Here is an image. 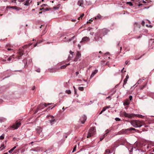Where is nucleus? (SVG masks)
Here are the masks:
<instances>
[{
    "mask_svg": "<svg viewBox=\"0 0 154 154\" xmlns=\"http://www.w3.org/2000/svg\"><path fill=\"white\" fill-rule=\"evenodd\" d=\"M120 116L122 117L124 116L125 117H128L129 118H131L135 116L142 119H143L144 117V116L142 115L139 114H128L125 111L121 112Z\"/></svg>",
    "mask_w": 154,
    "mask_h": 154,
    "instance_id": "1",
    "label": "nucleus"
},
{
    "mask_svg": "<svg viewBox=\"0 0 154 154\" xmlns=\"http://www.w3.org/2000/svg\"><path fill=\"white\" fill-rule=\"evenodd\" d=\"M131 123L132 125L135 127H140L145 124V123L143 121L138 120H132L131 121Z\"/></svg>",
    "mask_w": 154,
    "mask_h": 154,
    "instance_id": "2",
    "label": "nucleus"
},
{
    "mask_svg": "<svg viewBox=\"0 0 154 154\" xmlns=\"http://www.w3.org/2000/svg\"><path fill=\"white\" fill-rule=\"evenodd\" d=\"M96 132V129L95 127L91 128L89 130L87 136V138H89L93 136L95 134Z\"/></svg>",
    "mask_w": 154,
    "mask_h": 154,
    "instance_id": "3",
    "label": "nucleus"
},
{
    "mask_svg": "<svg viewBox=\"0 0 154 154\" xmlns=\"http://www.w3.org/2000/svg\"><path fill=\"white\" fill-rule=\"evenodd\" d=\"M49 103H44V104H41L37 107L36 110L35 112V113H37L39 110H41L43 109L45 107H46L47 106L49 105Z\"/></svg>",
    "mask_w": 154,
    "mask_h": 154,
    "instance_id": "4",
    "label": "nucleus"
},
{
    "mask_svg": "<svg viewBox=\"0 0 154 154\" xmlns=\"http://www.w3.org/2000/svg\"><path fill=\"white\" fill-rule=\"evenodd\" d=\"M129 130L128 128L127 129H123L121 131L119 132L118 133L119 134H127L129 132Z\"/></svg>",
    "mask_w": 154,
    "mask_h": 154,
    "instance_id": "5",
    "label": "nucleus"
},
{
    "mask_svg": "<svg viewBox=\"0 0 154 154\" xmlns=\"http://www.w3.org/2000/svg\"><path fill=\"white\" fill-rule=\"evenodd\" d=\"M81 54L80 52L79 51H77L76 54V56L75 58L74 61L76 62L81 57Z\"/></svg>",
    "mask_w": 154,
    "mask_h": 154,
    "instance_id": "6",
    "label": "nucleus"
},
{
    "mask_svg": "<svg viewBox=\"0 0 154 154\" xmlns=\"http://www.w3.org/2000/svg\"><path fill=\"white\" fill-rule=\"evenodd\" d=\"M21 125L20 122H17V121L15 124L13 125L12 127L14 129H17Z\"/></svg>",
    "mask_w": 154,
    "mask_h": 154,
    "instance_id": "7",
    "label": "nucleus"
},
{
    "mask_svg": "<svg viewBox=\"0 0 154 154\" xmlns=\"http://www.w3.org/2000/svg\"><path fill=\"white\" fill-rule=\"evenodd\" d=\"M24 54V51L23 50H20L18 52V55L17 56V58L18 59H21V56Z\"/></svg>",
    "mask_w": 154,
    "mask_h": 154,
    "instance_id": "8",
    "label": "nucleus"
},
{
    "mask_svg": "<svg viewBox=\"0 0 154 154\" xmlns=\"http://www.w3.org/2000/svg\"><path fill=\"white\" fill-rule=\"evenodd\" d=\"M87 119L86 116L84 115L80 118V120L82 123L84 124Z\"/></svg>",
    "mask_w": 154,
    "mask_h": 154,
    "instance_id": "9",
    "label": "nucleus"
},
{
    "mask_svg": "<svg viewBox=\"0 0 154 154\" xmlns=\"http://www.w3.org/2000/svg\"><path fill=\"white\" fill-rule=\"evenodd\" d=\"M90 39L87 37H85L82 38V41L80 42V43L82 42H87L89 41Z\"/></svg>",
    "mask_w": 154,
    "mask_h": 154,
    "instance_id": "10",
    "label": "nucleus"
},
{
    "mask_svg": "<svg viewBox=\"0 0 154 154\" xmlns=\"http://www.w3.org/2000/svg\"><path fill=\"white\" fill-rule=\"evenodd\" d=\"M37 134L39 136L42 133V128L39 127L37 129Z\"/></svg>",
    "mask_w": 154,
    "mask_h": 154,
    "instance_id": "11",
    "label": "nucleus"
},
{
    "mask_svg": "<svg viewBox=\"0 0 154 154\" xmlns=\"http://www.w3.org/2000/svg\"><path fill=\"white\" fill-rule=\"evenodd\" d=\"M69 53L70 54H71L72 55V56H69L68 59H67L68 61H69L70 60H71L72 59V58L73 57V56L72 54L74 53V52H72L71 51H70Z\"/></svg>",
    "mask_w": 154,
    "mask_h": 154,
    "instance_id": "12",
    "label": "nucleus"
},
{
    "mask_svg": "<svg viewBox=\"0 0 154 154\" xmlns=\"http://www.w3.org/2000/svg\"><path fill=\"white\" fill-rule=\"evenodd\" d=\"M42 149L38 147L36 148H35L34 149H31V150L35 151H42Z\"/></svg>",
    "mask_w": 154,
    "mask_h": 154,
    "instance_id": "13",
    "label": "nucleus"
},
{
    "mask_svg": "<svg viewBox=\"0 0 154 154\" xmlns=\"http://www.w3.org/2000/svg\"><path fill=\"white\" fill-rule=\"evenodd\" d=\"M98 72V70L97 69L95 70L91 74L90 78H92Z\"/></svg>",
    "mask_w": 154,
    "mask_h": 154,
    "instance_id": "14",
    "label": "nucleus"
},
{
    "mask_svg": "<svg viewBox=\"0 0 154 154\" xmlns=\"http://www.w3.org/2000/svg\"><path fill=\"white\" fill-rule=\"evenodd\" d=\"M128 129L129 130V132H130L131 133V131H135L137 132H138L139 131L138 130L136 129L135 128H128Z\"/></svg>",
    "mask_w": 154,
    "mask_h": 154,
    "instance_id": "15",
    "label": "nucleus"
},
{
    "mask_svg": "<svg viewBox=\"0 0 154 154\" xmlns=\"http://www.w3.org/2000/svg\"><path fill=\"white\" fill-rule=\"evenodd\" d=\"M134 28H136L137 27L140 29V28L141 26L140 24H138L137 23H135L134 24Z\"/></svg>",
    "mask_w": 154,
    "mask_h": 154,
    "instance_id": "16",
    "label": "nucleus"
},
{
    "mask_svg": "<svg viewBox=\"0 0 154 154\" xmlns=\"http://www.w3.org/2000/svg\"><path fill=\"white\" fill-rule=\"evenodd\" d=\"M130 103V101L128 100H127L124 103V105L125 106H128L129 104Z\"/></svg>",
    "mask_w": 154,
    "mask_h": 154,
    "instance_id": "17",
    "label": "nucleus"
},
{
    "mask_svg": "<svg viewBox=\"0 0 154 154\" xmlns=\"http://www.w3.org/2000/svg\"><path fill=\"white\" fill-rule=\"evenodd\" d=\"M12 47L11 46V45H7L6 46V48H7V49L8 51H10L11 50H13V49H11V48H11Z\"/></svg>",
    "mask_w": 154,
    "mask_h": 154,
    "instance_id": "18",
    "label": "nucleus"
},
{
    "mask_svg": "<svg viewBox=\"0 0 154 154\" xmlns=\"http://www.w3.org/2000/svg\"><path fill=\"white\" fill-rule=\"evenodd\" d=\"M14 55H12L11 56H10V57L8 58L7 59V60L8 61H11V60H12V61H13L14 59Z\"/></svg>",
    "mask_w": 154,
    "mask_h": 154,
    "instance_id": "19",
    "label": "nucleus"
},
{
    "mask_svg": "<svg viewBox=\"0 0 154 154\" xmlns=\"http://www.w3.org/2000/svg\"><path fill=\"white\" fill-rule=\"evenodd\" d=\"M30 0H27L25 3L24 4V5L26 6H28L29 5V3L31 2V1H30V2H29Z\"/></svg>",
    "mask_w": 154,
    "mask_h": 154,
    "instance_id": "20",
    "label": "nucleus"
},
{
    "mask_svg": "<svg viewBox=\"0 0 154 154\" xmlns=\"http://www.w3.org/2000/svg\"><path fill=\"white\" fill-rule=\"evenodd\" d=\"M110 131V130L109 129H107L105 131V133L104 135L105 136H106L107 135V134L109 133Z\"/></svg>",
    "mask_w": 154,
    "mask_h": 154,
    "instance_id": "21",
    "label": "nucleus"
},
{
    "mask_svg": "<svg viewBox=\"0 0 154 154\" xmlns=\"http://www.w3.org/2000/svg\"><path fill=\"white\" fill-rule=\"evenodd\" d=\"M101 16L100 14H98L97 17L94 18L95 20L99 19L101 18Z\"/></svg>",
    "mask_w": 154,
    "mask_h": 154,
    "instance_id": "22",
    "label": "nucleus"
},
{
    "mask_svg": "<svg viewBox=\"0 0 154 154\" xmlns=\"http://www.w3.org/2000/svg\"><path fill=\"white\" fill-rule=\"evenodd\" d=\"M127 80H128V79H126V78L124 79V83H123V87L124 88H125L124 85H125V84L127 83Z\"/></svg>",
    "mask_w": 154,
    "mask_h": 154,
    "instance_id": "23",
    "label": "nucleus"
},
{
    "mask_svg": "<svg viewBox=\"0 0 154 154\" xmlns=\"http://www.w3.org/2000/svg\"><path fill=\"white\" fill-rule=\"evenodd\" d=\"M146 83L144 85H142L141 86H140V90H143L144 87H146Z\"/></svg>",
    "mask_w": 154,
    "mask_h": 154,
    "instance_id": "24",
    "label": "nucleus"
},
{
    "mask_svg": "<svg viewBox=\"0 0 154 154\" xmlns=\"http://www.w3.org/2000/svg\"><path fill=\"white\" fill-rule=\"evenodd\" d=\"M17 146H14V147H13L12 149H10V150L8 151V152L9 153H11L12 152L13 150H14L17 147Z\"/></svg>",
    "mask_w": 154,
    "mask_h": 154,
    "instance_id": "25",
    "label": "nucleus"
},
{
    "mask_svg": "<svg viewBox=\"0 0 154 154\" xmlns=\"http://www.w3.org/2000/svg\"><path fill=\"white\" fill-rule=\"evenodd\" d=\"M32 44V43H29L28 45H26L24 46H23V48H27L28 46H30Z\"/></svg>",
    "mask_w": 154,
    "mask_h": 154,
    "instance_id": "26",
    "label": "nucleus"
},
{
    "mask_svg": "<svg viewBox=\"0 0 154 154\" xmlns=\"http://www.w3.org/2000/svg\"><path fill=\"white\" fill-rule=\"evenodd\" d=\"M50 123L51 124V125H52L54 124V122H55V119H53L50 120Z\"/></svg>",
    "mask_w": 154,
    "mask_h": 154,
    "instance_id": "27",
    "label": "nucleus"
},
{
    "mask_svg": "<svg viewBox=\"0 0 154 154\" xmlns=\"http://www.w3.org/2000/svg\"><path fill=\"white\" fill-rule=\"evenodd\" d=\"M82 4H83L82 1H79L78 2V5L80 6H81Z\"/></svg>",
    "mask_w": 154,
    "mask_h": 154,
    "instance_id": "28",
    "label": "nucleus"
},
{
    "mask_svg": "<svg viewBox=\"0 0 154 154\" xmlns=\"http://www.w3.org/2000/svg\"><path fill=\"white\" fill-rule=\"evenodd\" d=\"M10 8H12L13 9L18 10V8L17 6H12L10 7Z\"/></svg>",
    "mask_w": 154,
    "mask_h": 154,
    "instance_id": "29",
    "label": "nucleus"
},
{
    "mask_svg": "<svg viewBox=\"0 0 154 154\" xmlns=\"http://www.w3.org/2000/svg\"><path fill=\"white\" fill-rule=\"evenodd\" d=\"M66 92L68 94H70L71 93V91L70 90H66Z\"/></svg>",
    "mask_w": 154,
    "mask_h": 154,
    "instance_id": "30",
    "label": "nucleus"
},
{
    "mask_svg": "<svg viewBox=\"0 0 154 154\" xmlns=\"http://www.w3.org/2000/svg\"><path fill=\"white\" fill-rule=\"evenodd\" d=\"M66 66H67L66 65H64L61 66L60 67V68L61 69H64L65 68Z\"/></svg>",
    "mask_w": 154,
    "mask_h": 154,
    "instance_id": "31",
    "label": "nucleus"
},
{
    "mask_svg": "<svg viewBox=\"0 0 154 154\" xmlns=\"http://www.w3.org/2000/svg\"><path fill=\"white\" fill-rule=\"evenodd\" d=\"M106 137L103 135L100 138V141H102Z\"/></svg>",
    "mask_w": 154,
    "mask_h": 154,
    "instance_id": "32",
    "label": "nucleus"
},
{
    "mask_svg": "<svg viewBox=\"0 0 154 154\" xmlns=\"http://www.w3.org/2000/svg\"><path fill=\"white\" fill-rule=\"evenodd\" d=\"M4 138V135L2 134L0 137V140H3Z\"/></svg>",
    "mask_w": 154,
    "mask_h": 154,
    "instance_id": "33",
    "label": "nucleus"
},
{
    "mask_svg": "<svg viewBox=\"0 0 154 154\" xmlns=\"http://www.w3.org/2000/svg\"><path fill=\"white\" fill-rule=\"evenodd\" d=\"M78 88L81 91H83L84 90V88L83 87H79Z\"/></svg>",
    "mask_w": 154,
    "mask_h": 154,
    "instance_id": "34",
    "label": "nucleus"
},
{
    "mask_svg": "<svg viewBox=\"0 0 154 154\" xmlns=\"http://www.w3.org/2000/svg\"><path fill=\"white\" fill-rule=\"evenodd\" d=\"M84 14H82L80 16V17H79L78 18V20H79L80 19V18H82V17H84Z\"/></svg>",
    "mask_w": 154,
    "mask_h": 154,
    "instance_id": "35",
    "label": "nucleus"
},
{
    "mask_svg": "<svg viewBox=\"0 0 154 154\" xmlns=\"http://www.w3.org/2000/svg\"><path fill=\"white\" fill-rule=\"evenodd\" d=\"M127 4L129 5L130 6H131L133 5V4L131 2H128L127 3Z\"/></svg>",
    "mask_w": 154,
    "mask_h": 154,
    "instance_id": "36",
    "label": "nucleus"
},
{
    "mask_svg": "<svg viewBox=\"0 0 154 154\" xmlns=\"http://www.w3.org/2000/svg\"><path fill=\"white\" fill-rule=\"evenodd\" d=\"M102 31L103 32H105L106 34L107 33V29H103ZM104 35H105V34H104Z\"/></svg>",
    "mask_w": 154,
    "mask_h": 154,
    "instance_id": "37",
    "label": "nucleus"
},
{
    "mask_svg": "<svg viewBox=\"0 0 154 154\" xmlns=\"http://www.w3.org/2000/svg\"><path fill=\"white\" fill-rule=\"evenodd\" d=\"M76 145H75L74 147L73 150L72 151V152H73L74 151H75L76 150Z\"/></svg>",
    "mask_w": 154,
    "mask_h": 154,
    "instance_id": "38",
    "label": "nucleus"
},
{
    "mask_svg": "<svg viewBox=\"0 0 154 154\" xmlns=\"http://www.w3.org/2000/svg\"><path fill=\"white\" fill-rule=\"evenodd\" d=\"M75 37V36H73L71 38H70L69 39L68 41V42H70Z\"/></svg>",
    "mask_w": 154,
    "mask_h": 154,
    "instance_id": "39",
    "label": "nucleus"
},
{
    "mask_svg": "<svg viewBox=\"0 0 154 154\" xmlns=\"http://www.w3.org/2000/svg\"><path fill=\"white\" fill-rule=\"evenodd\" d=\"M115 120L116 121H120L121 119H120L119 118H116L115 119Z\"/></svg>",
    "mask_w": 154,
    "mask_h": 154,
    "instance_id": "40",
    "label": "nucleus"
},
{
    "mask_svg": "<svg viewBox=\"0 0 154 154\" xmlns=\"http://www.w3.org/2000/svg\"><path fill=\"white\" fill-rule=\"evenodd\" d=\"M105 152L106 153H110V150L108 149H107L105 151Z\"/></svg>",
    "mask_w": 154,
    "mask_h": 154,
    "instance_id": "41",
    "label": "nucleus"
},
{
    "mask_svg": "<svg viewBox=\"0 0 154 154\" xmlns=\"http://www.w3.org/2000/svg\"><path fill=\"white\" fill-rule=\"evenodd\" d=\"M141 24L143 26H144V25H145V22L144 21H143L141 23Z\"/></svg>",
    "mask_w": 154,
    "mask_h": 154,
    "instance_id": "42",
    "label": "nucleus"
},
{
    "mask_svg": "<svg viewBox=\"0 0 154 154\" xmlns=\"http://www.w3.org/2000/svg\"><path fill=\"white\" fill-rule=\"evenodd\" d=\"M106 108L105 107H103V109L102 110V111L104 112V111H105L106 110Z\"/></svg>",
    "mask_w": 154,
    "mask_h": 154,
    "instance_id": "43",
    "label": "nucleus"
},
{
    "mask_svg": "<svg viewBox=\"0 0 154 154\" xmlns=\"http://www.w3.org/2000/svg\"><path fill=\"white\" fill-rule=\"evenodd\" d=\"M43 137V133H41V134L40 135V137L41 138H42Z\"/></svg>",
    "mask_w": 154,
    "mask_h": 154,
    "instance_id": "44",
    "label": "nucleus"
},
{
    "mask_svg": "<svg viewBox=\"0 0 154 154\" xmlns=\"http://www.w3.org/2000/svg\"><path fill=\"white\" fill-rule=\"evenodd\" d=\"M132 99V97L131 96H130L129 97V99L130 100H131Z\"/></svg>",
    "mask_w": 154,
    "mask_h": 154,
    "instance_id": "45",
    "label": "nucleus"
},
{
    "mask_svg": "<svg viewBox=\"0 0 154 154\" xmlns=\"http://www.w3.org/2000/svg\"><path fill=\"white\" fill-rule=\"evenodd\" d=\"M124 68H123L122 69V70H121V72L123 73V72H125L126 71H124Z\"/></svg>",
    "mask_w": 154,
    "mask_h": 154,
    "instance_id": "46",
    "label": "nucleus"
},
{
    "mask_svg": "<svg viewBox=\"0 0 154 154\" xmlns=\"http://www.w3.org/2000/svg\"><path fill=\"white\" fill-rule=\"evenodd\" d=\"M36 71L37 72H40V70L39 69H38L36 70Z\"/></svg>",
    "mask_w": 154,
    "mask_h": 154,
    "instance_id": "47",
    "label": "nucleus"
},
{
    "mask_svg": "<svg viewBox=\"0 0 154 154\" xmlns=\"http://www.w3.org/2000/svg\"><path fill=\"white\" fill-rule=\"evenodd\" d=\"M79 72L77 71V72H76L75 74H76V76H77L79 74Z\"/></svg>",
    "mask_w": 154,
    "mask_h": 154,
    "instance_id": "48",
    "label": "nucleus"
},
{
    "mask_svg": "<svg viewBox=\"0 0 154 154\" xmlns=\"http://www.w3.org/2000/svg\"><path fill=\"white\" fill-rule=\"evenodd\" d=\"M129 61H125V64H126V65H127V64H128V63H129Z\"/></svg>",
    "mask_w": 154,
    "mask_h": 154,
    "instance_id": "49",
    "label": "nucleus"
},
{
    "mask_svg": "<svg viewBox=\"0 0 154 154\" xmlns=\"http://www.w3.org/2000/svg\"><path fill=\"white\" fill-rule=\"evenodd\" d=\"M129 75H127V76H126V79H128V78H129Z\"/></svg>",
    "mask_w": 154,
    "mask_h": 154,
    "instance_id": "50",
    "label": "nucleus"
},
{
    "mask_svg": "<svg viewBox=\"0 0 154 154\" xmlns=\"http://www.w3.org/2000/svg\"><path fill=\"white\" fill-rule=\"evenodd\" d=\"M74 91H75V94H76L77 90H76V89H75Z\"/></svg>",
    "mask_w": 154,
    "mask_h": 154,
    "instance_id": "51",
    "label": "nucleus"
},
{
    "mask_svg": "<svg viewBox=\"0 0 154 154\" xmlns=\"http://www.w3.org/2000/svg\"><path fill=\"white\" fill-rule=\"evenodd\" d=\"M35 86H33V87L32 88V90H34L35 89Z\"/></svg>",
    "mask_w": 154,
    "mask_h": 154,
    "instance_id": "52",
    "label": "nucleus"
},
{
    "mask_svg": "<svg viewBox=\"0 0 154 154\" xmlns=\"http://www.w3.org/2000/svg\"><path fill=\"white\" fill-rule=\"evenodd\" d=\"M105 107L106 108V109H107L109 108V107H110V106H105Z\"/></svg>",
    "mask_w": 154,
    "mask_h": 154,
    "instance_id": "53",
    "label": "nucleus"
},
{
    "mask_svg": "<svg viewBox=\"0 0 154 154\" xmlns=\"http://www.w3.org/2000/svg\"><path fill=\"white\" fill-rule=\"evenodd\" d=\"M111 97L109 96H108V97H106V99H110Z\"/></svg>",
    "mask_w": 154,
    "mask_h": 154,
    "instance_id": "54",
    "label": "nucleus"
},
{
    "mask_svg": "<svg viewBox=\"0 0 154 154\" xmlns=\"http://www.w3.org/2000/svg\"><path fill=\"white\" fill-rule=\"evenodd\" d=\"M122 47H120V52H121V51L122 50Z\"/></svg>",
    "mask_w": 154,
    "mask_h": 154,
    "instance_id": "55",
    "label": "nucleus"
},
{
    "mask_svg": "<svg viewBox=\"0 0 154 154\" xmlns=\"http://www.w3.org/2000/svg\"><path fill=\"white\" fill-rule=\"evenodd\" d=\"M37 43L34 45V47H35L37 46Z\"/></svg>",
    "mask_w": 154,
    "mask_h": 154,
    "instance_id": "56",
    "label": "nucleus"
},
{
    "mask_svg": "<svg viewBox=\"0 0 154 154\" xmlns=\"http://www.w3.org/2000/svg\"><path fill=\"white\" fill-rule=\"evenodd\" d=\"M50 116V117L51 118V119H53V118H54V117H53V116Z\"/></svg>",
    "mask_w": 154,
    "mask_h": 154,
    "instance_id": "57",
    "label": "nucleus"
},
{
    "mask_svg": "<svg viewBox=\"0 0 154 154\" xmlns=\"http://www.w3.org/2000/svg\"><path fill=\"white\" fill-rule=\"evenodd\" d=\"M90 34L91 35H93L94 34V32H91Z\"/></svg>",
    "mask_w": 154,
    "mask_h": 154,
    "instance_id": "58",
    "label": "nucleus"
},
{
    "mask_svg": "<svg viewBox=\"0 0 154 154\" xmlns=\"http://www.w3.org/2000/svg\"><path fill=\"white\" fill-rule=\"evenodd\" d=\"M148 2H151L150 0H146Z\"/></svg>",
    "mask_w": 154,
    "mask_h": 154,
    "instance_id": "59",
    "label": "nucleus"
},
{
    "mask_svg": "<svg viewBox=\"0 0 154 154\" xmlns=\"http://www.w3.org/2000/svg\"><path fill=\"white\" fill-rule=\"evenodd\" d=\"M2 60L3 62H5V61H6V60H5V59H3V60Z\"/></svg>",
    "mask_w": 154,
    "mask_h": 154,
    "instance_id": "60",
    "label": "nucleus"
},
{
    "mask_svg": "<svg viewBox=\"0 0 154 154\" xmlns=\"http://www.w3.org/2000/svg\"><path fill=\"white\" fill-rule=\"evenodd\" d=\"M103 112V111H102V110L100 113V114H102Z\"/></svg>",
    "mask_w": 154,
    "mask_h": 154,
    "instance_id": "61",
    "label": "nucleus"
},
{
    "mask_svg": "<svg viewBox=\"0 0 154 154\" xmlns=\"http://www.w3.org/2000/svg\"><path fill=\"white\" fill-rule=\"evenodd\" d=\"M70 64V63H69L68 64H66V66L69 65Z\"/></svg>",
    "mask_w": 154,
    "mask_h": 154,
    "instance_id": "62",
    "label": "nucleus"
},
{
    "mask_svg": "<svg viewBox=\"0 0 154 154\" xmlns=\"http://www.w3.org/2000/svg\"><path fill=\"white\" fill-rule=\"evenodd\" d=\"M149 27H150V28H152V26L151 25H150L149 26Z\"/></svg>",
    "mask_w": 154,
    "mask_h": 154,
    "instance_id": "63",
    "label": "nucleus"
},
{
    "mask_svg": "<svg viewBox=\"0 0 154 154\" xmlns=\"http://www.w3.org/2000/svg\"><path fill=\"white\" fill-rule=\"evenodd\" d=\"M142 5V4H139L138 5V6H140Z\"/></svg>",
    "mask_w": 154,
    "mask_h": 154,
    "instance_id": "64",
    "label": "nucleus"
}]
</instances>
